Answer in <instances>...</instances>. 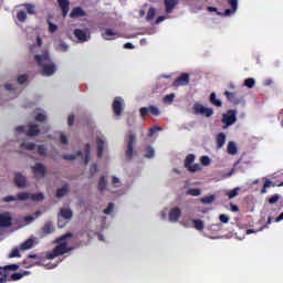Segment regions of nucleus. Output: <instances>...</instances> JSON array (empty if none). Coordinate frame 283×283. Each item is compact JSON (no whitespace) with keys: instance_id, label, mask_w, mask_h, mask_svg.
Segmentation results:
<instances>
[{"instance_id":"23","label":"nucleus","mask_w":283,"mask_h":283,"mask_svg":"<svg viewBox=\"0 0 283 283\" xmlns=\"http://www.w3.org/2000/svg\"><path fill=\"white\" fill-rule=\"evenodd\" d=\"M60 214L61 218H64L65 220H72L73 218V211L70 208H61Z\"/></svg>"},{"instance_id":"5","label":"nucleus","mask_w":283,"mask_h":283,"mask_svg":"<svg viewBox=\"0 0 283 283\" xmlns=\"http://www.w3.org/2000/svg\"><path fill=\"white\" fill-rule=\"evenodd\" d=\"M20 269L19 264H11L6 266H0V283H6L8 279V274L10 271H17Z\"/></svg>"},{"instance_id":"13","label":"nucleus","mask_w":283,"mask_h":283,"mask_svg":"<svg viewBox=\"0 0 283 283\" xmlns=\"http://www.w3.org/2000/svg\"><path fill=\"white\" fill-rule=\"evenodd\" d=\"M41 134V129L39 128V125L31 124L28 126V129L25 130V135L28 137H36Z\"/></svg>"},{"instance_id":"54","label":"nucleus","mask_w":283,"mask_h":283,"mask_svg":"<svg viewBox=\"0 0 283 283\" xmlns=\"http://www.w3.org/2000/svg\"><path fill=\"white\" fill-rule=\"evenodd\" d=\"M59 49L61 52H67V50H70V45L64 41H60Z\"/></svg>"},{"instance_id":"50","label":"nucleus","mask_w":283,"mask_h":283,"mask_svg":"<svg viewBox=\"0 0 283 283\" xmlns=\"http://www.w3.org/2000/svg\"><path fill=\"white\" fill-rule=\"evenodd\" d=\"M155 156V150L151 146H148L146 149V155L145 158H154Z\"/></svg>"},{"instance_id":"62","label":"nucleus","mask_w":283,"mask_h":283,"mask_svg":"<svg viewBox=\"0 0 283 283\" xmlns=\"http://www.w3.org/2000/svg\"><path fill=\"white\" fill-rule=\"evenodd\" d=\"M2 201L4 202H15L17 198L13 196H9V197H4V199H2Z\"/></svg>"},{"instance_id":"32","label":"nucleus","mask_w":283,"mask_h":283,"mask_svg":"<svg viewBox=\"0 0 283 283\" xmlns=\"http://www.w3.org/2000/svg\"><path fill=\"white\" fill-rule=\"evenodd\" d=\"M30 192H18L17 200L21 202L28 201L30 199Z\"/></svg>"},{"instance_id":"41","label":"nucleus","mask_w":283,"mask_h":283,"mask_svg":"<svg viewBox=\"0 0 283 283\" xmlns=\"http://www.w3.org/2000/svg\"><path fill=\"white\" fill-rule=\"evenodd\" d=\"M270 187H275V185L270 179H266L265 182H264L263 189L261 190V193L266 195L268 193V188H270Z\"/></svg>"},{"instance_id":"18","label":"nucleus","mask_w":283,"mask_h":283,"mask_svg":"<svg viewBox=\"0 0 283 283\" xmlns=\"http://www.w3.org/2000/svg\"><path fill=\"white\" fill-rule=\"evenodd\" d=\"M74 36L78 40L80 43H84L88 41V35L81 29L74 30Z\"/></svg>"},{"instance_id":"39","label":"nucleus","mask_w":283,"mask_h":283,"mask_svg":"<svg viewBox=\"0 0 283 283\" xmlns=\"http://www.w3.org/2000/svg\"><path fill=\"white\" fill-rule=\"evenodd\" d=\"M20 149L33 150V149H36V145L33 143H22L20 145Z\"/></svg>"},{"instance_id":"11","label":"nucleus","mask_w":283,"mask_h":283,"mask_svg":"<svg viewBox=\"0 0 283 283\" xmlns=\"http://www.w3.org/2000/svg\"><path fill=\"white\" fill-rule=\"evenodd\" d=\"M123 102L122 97H115L113 101V112L116 116H122L123 114Z\"/></svg>"},{"instance_id":"29","label":"nucleus","mask_w":283,"mask_h":283,"mask_svg":"<svg viewBox=\"0 0 283 283\" xmlns=\"http://www.w3.org/2000/svg\"><path fill=\"white\" fill-rule=\"evenodd\" d=\"M45 199L42 192L30 195V200L32 202H42Z\"/></svg>"},{"instance_id":"30","label":"nucleus","mask_w":283,"mask_h":283,"mask_svg":"<svg viewBox=\"0 0 283 283\" xmlns=\"http://www.w3.org/2000/svg\"><path fill=\"white\" fill-rule=\"evenodd\" d=\"M228 154L231 156H235L238 154V147L234 142H230L228 144Z\"/></svg>"},{"instance_id":"38","label":"nucleus","mask_w":283,"mask_h":283,"mask_svg":"<svg viewBox=\"0 0 283 283\" xmlns=\"http://www.w3.org/2000/svg\"><path fill=\"white\" fill-rule=\"evenodd\" d=\"M255 85V80L253 77H248L245 81H243V86L252 90Z\"/></svg>"},{"instance_id":"8","label":"nucleus","mask_w":283,"mask_h":283,"mask_svg":"<svg viewBox=\"0 0 283 283\" xmlns=\"http://www.w3.org/2000/svg\"><path fill=\"white\" fill-rule=\"evenodd\" d=\"M31 169L36 179H43L48 174L46 167L41 163H36Z\"/></svg>"},{"instance_id":"27","label":"nucleus","mask_w":283,"mask_h":283,"mask_svg":"<svg viewBox=\"0 0 283 283\" xmlns=\"http://www.w3.org/2000/svg\"><path fill=\"white\" fill-rule=\"evenodd\" d=\"M107 188V180L105 176H102L99 178V181L97 182V190L105 191Z\"/></svg>"},{"instance_id":"15","label":"nucleus","mask_w":283,"mask_h":283,"mask_svg":"<svg viewBox=\"0 0 283 283\" xmlns=\"http://www.w3.org/2000/svg\"><path fill=\"white\" fill-rule=\"evenodd\" d=\"M27 178L25 176L21 175L20 172H17L14 175V184H15V187L18 188H24L27 186Z\"/></svg>"},{"instance_id":"44","label":"nucleus","mask_w":283,"mask_h":283,"mask_svg":"<svg viewBox=\"0 0 283 283\" xmlns=\"http://www.w3.org/2000/svg\"><path fill=\"white\" fill-rule=\"evenodd\" d=\"M237 11H234L233 8L231 9H226L224 12H217V15H221V17H229L231 14H234Z\"/></svg>"},{"instance_id":"14","label":"nucleus","mask_w":283,"mask_h":283,"mask_svg":"<svg viewBox=\"0 0 283 283\" xmlns=\"http://www.w3.org/2000/svg\"><path fill=\"white\" fill-rule=\"evenodd\" d=\"M181 216H182V211L178 207H175L169 212V221L172 223H176L178 222Z\"/></svg>"},{"instance_id":"53","label":"nucleus","mask_w":283,"mask_h":283,"mask_svg":"<svg viewBox=\"0 0 283 283\" xmlns=\"http://www.w3.org/2000/svg\"><path fill=\"white\" fill-rule=\"evenodd\" d=\"M29 81V76L27 74H23V75H19L18 76V83L20 85H23L24 83H27Z\"/></svg>"},{"instance_id":"52","label":"nucleus","mask_w":283,"mask_h":283,"mask_svg":"<svg viewBox=\"0 0 283 283\" xmlns=\"http://www.w3.org/2000/svg\"><path fill=\"white\" fill-rule=\"evenodd\" d=\"M14 258H21L19 249L11 250V252L9 253V259H14Z\"/></svg>"},{"instance_id":"57","label":"nucleus","mask_w":283,"mask_h":283,"mask_svg":"<svg viewBox=\"0 0 283 283\" xmlns=\"http://www.w3.org/2000/svg\"><path fill=\"white\" fill-rule=\"evenodd\" d=\"M280 200V196L277 193L273 195L269 200L268 202H270L271 205H274L276 202H279Z\"/></svg>"},{"instance_id":"58","label":"nucleus","mask_w":283,"mask_h":283,"mask_svg":"<svg viewBox=\"0 0 283 283\" xmlns=\"http://www.w3.org/2000/svg\"><path fill=\"white\" fill-rule=\"evenodd\" d=\"M211 164V159L208 156L201 157V165L209 166Z\"/></svg>"},{"instance_id":"46","label":"nucleus","mask_w":283,"mask_h":283,"mask_svg":"<svg viewBox=\"0 0 283 283\" xmlns=\"http://www.w3.org/2000/svg\"><path fill=\"white\" fill-rule=\"evenodd\" d=\"M216 200V196L211 195V196H208V197H203L201 199V202L203 205H210L211 202H213Z\"/></svg>"},{"instance_id":"26","label":"nucleus","mask_w":283,"mask_h":283,"mask_svg":"<svg viewBox=\"0 0 283 283\" xmlns=\"http://www.w3.org/2000/svg\"><path fill=\"white\" fill-rule=\"evenodd\" d=\"M82 157H83V153L78 150L75 155L66 154L62 158H64L65 160L74 161L76 158H82Z\"/></svg>"},{"instance_id":"24","label":"nucleus","mask_w":283,"mask_h":283,"mask_svg":"<svg viewBox=\"0 0 283 283\" xmlns=\"http://www.w3.org/2000/svg\"><path fill=\"white\" fill-rule=\"evenodd\" d=\"M55 231V228L53 226V222L51 221H48L44 223L43 228H42V232L48 235V234H51Z\"/></svg>"},{"instance_id":"17","label":"nucleus","mask_w":283,"mask_h":283,"mask_svg":"<svg viewBox=\"0 0 283 283\" xmlns=\"http://www.w3.org/2000/svg\"><path fill=\"white\" fill-rule=\"evenodd\" d=\"M86 15H87V12H85L81 7H76L73 9V11L70 12L71 19H78Z\"/></svg>"},{"instance_id":"64","label":"nucleus","mask_w":283,"mask_h":283,"mask_svg":"<svg viewBox=\"0 0 283 283\" xmlns=\"http://www.w3.org/2000/svg\"><path fill=\"white\" fill-rule=\"evenodd\" d=\"M27 127L25 126H18L17 128H15V132L17 133H20V134H25V132L28 130V129H25Z\"/></svg>"},{"instance_id":"31","label":"nucleus","mask_w":283,"mask_h":283,"mask_svg":"<svg viewBox=\"0 0 283 283\" xmlns=\"http://www.w3.org/2000/svg\"><path fill=\"white\" fill-rule=\"evenodd\" d=\"M29 274H30V272H23V273L15 272V273L11 274L10 281H13V282L20 281L24 275H29Z\"/></svg>"},{"instance_id":"21","label":"nucleus","mask_w":283,"mask_h":283,"mask_svg":"<svg viewBox=\"0 0 283 283\" xmlns=\"http://www.w3.org/2000/svg\"><path fill=\"white\" fill-rule=\"evenodd\" d=\"M226 142H227V136L224 133H220L219 135H217L216 137L217 149H221L222 147H224Z\"/></svg>"},{"instance_id":"56","label":"nucleus","mask_w":283,"mask_h":283,"mask_svg":"<svg viewBox=\"0 0 283 283\" xmlns=\"http://www.w3.org/2000/svg\"><path fill=\"white\" fill-rule=\"evenodd\" d=\"M228 4L233 9V11L238 10V0H228Z\"/></svg>"},{"instance_id":"6","label":"nucleus","mask_w":283,"mask_h":283,"mask_svg":"<svg viewBox=\"0 0 283 283\" xmlns=\"http://www.w3.org/2000/svg\"><path fill=\"white\" fill-rule=\"evenodd\" d=\"M193 113L195 115H202V116H206L207 118H210L213 115V109L207 108L200 103H196L193 106Z\"/></svg>"},{"instance_id":"7","label":"nucleus","mask_w":283,"mask_h":283,"mask_svg":"<svg viewBox=\"0 0 283 283\" xmlns=\"http://www.w3.org/2000/svg\"><path fill=\"white\" fill-rule=\"evenodd\" d=\"M151 114L153 116H159L160 109L157 106L150 105L148 107L139 108V116H142L143 119L147 118V116Z\"/></svg>"},{"instance_id":"35","label":"nucleus","mask_w":283,"mask_h":283,"mask_svg":"<svg viewBox=\"0 0 283 283\" xmlns=\"http://www.w3.org/2000/svg\"><path fill=\"white\" fill-rule=\"evenodd\" d=\"M210 102L216 107H221L222 106V102H221V99H217V94L216 93H211Z\"/></svg>"},{"instance_id":"34","label":"nucleus","mask_w":283,"mask_h":283,"mask_svg":"<svg viewBox=\"0 0 283 283\" xmlns=\"http://www.w3.org/2000/svg\"><path fill=\"white\" fill-rule=\"evenodd\" d=\"M154 18H156V9L150 7V9L147 11L146 21L151 22Z\"/></svg>"},{"instance_id":"42","label":"nucleus","mask_w":283,"mask_h":283,"mask_svg":"<svg viewBox=\"0 0 283 283\" xmlns=\"http://www.w3.org/2000/svg\"><path fill=\"white\" fill-rule=\"evenodd\" d=\"M186 169H188V171L190 172H196V171H201L202 170V167L200 164H190L189 167H186Z\"/></svg>"},{"instance_id":"1","label":"nucleus","mask_w":283,"mask_h":283,"mask_svg":"<svg viewBox=\"0 0 283 283\" xmlns=\"http://www.w3.org/2000/svg\"><path fill=\"white\" fill-rule=\"evenodd\" d=\"M71 238H73V233L70 232L54 240V244H57V245L52 251L48 252V254H45V258H48V260H54L57 256H61L63 254H66L73 251V248L67 247V241H66Z\"/></svg>"},{"instance_id":"61","label":"nucleus","mask_w":283,"mask_h":283,"mask_svg":"<svg viewBox=\"0 0 283 283\" xmlns=\"http://www.w3.org/2000/svg\"><path fill=\"white\" fill-rule=\"evenodd\" d=\"M45 120H46V115L38 114V115L35 116V122L42 123V122H45Z\"/></svg>"},{"instance_id":"40","label":"nucleus","mask_w":283,"mask_h":283,"mask_svg":"<svg viewBox=\"0 0 283 283\" xmlns=\"http://www.w3.org/2000/svg\"><path fill=\"white\" fill-rule=\"evenodd\" d=\"M17 18L20 23H24L28 20V13L25 11H18Z\"/></svg>"},{"instance_id":"63","label":"nucleus","mask_w":283,"mask_h":283,"mask_svg":"<svg viewBox=\"0 0 283 283\" xmlns=\"http://www.w3.org/2000/svg\"><path fill=\"white\" fill-rule=\"evenodd\" d=\"M74 120H75V116H74V115H69V118H67V125H69V127H72V126H73Z\"/></svg>"},{"instance_id":"20","label":"nucleus","mask_w":283,"mask_h":283,"mask_svg":"<svg viewBox=\"0 0 283 283\" xmlns=\"http://www.w3.org/2000/svg\"><path fill=\"white\" fill-rule=\"evenodd\" d=\"M102 36H103L104 40H107V41H112V40H115V39L119 38L118 33L115 32L112 29H106L105 33L102 34Z\"/></svg>"},{"instance_id":"2","label":"nucleus","mask_w":283,"mask_h":283,"mask_svg":"<svg viewBox=\"0 0 283 283\" xmlns=\"http://www.w3.org/2000/svg\"><path fill=\"white\" fill-rule=\"evenodd\" d=\"M34 61L38 66L42 67V74L45 76L54 75L56 72V65L54 62H51V57L48 52L42 55H34Z\"/></svg>"},{"instance_id":"36","label":"nucleus","mask_w":283,"mask_h":283,"mask_svg":"<svg viewBox=\"0 0 283 283\" xmlns=\"http://www.w3.org/2000/svg\"><path fill=\"white\" fill-rule=\"evenodd\" d=\"M195 159H196V156H195L193 154L187 155L186 160H184V167L187 168V167H189L190 165H192L193 161H195Z\"/></svg>"},{"instance_id":"47","label":"nucleus","mask_w":283,"mask_h":283,"mask_svg":"<svg viewBox=\"0 0 283 283\" xmlns=\"http://www.w3.org/2000/svg\"><path fill=\"white\" fill-rule=\"evenodd\" d=\"M114 209H115V205L114 203H109L108 207H106L103 211V213L105 216H111L112 212H114Z\"/></svg>"},{"instance_id":"28","label":"nucleus","mask_w":283,"mask_h":283,"mask_svg":"<svg viewBox=\"0 0 283 283\" xmlns=\"http://www.w3.org/2000/svg\"><path fill=\"white\" fill-rule=\"evenodd\" d=\"M34 244V241L32 239H28L25 242H22L20 244V250L28 251L30 250Z\"/></svg>"},{"instance_id":"12","label":"nucleus","mask_w":283,"mask_h":283,"mask_svg":"<svg viewBox=\"0 0 283 283\" xmlns=\"http://www.w3.org/2000/svg\"><path fill=\"white\" fill-rule=\"evenodd\" d=\"M12 226L10 212L0 213V228H9Z\"/></svg>"},{"instance_id":"3","label":"nucleus","mask_w":283,"mask_h":283,"mask_svg":"<svg viewBox=\"0 0 283 283\" xmlns=\"http://www.w3.org/2000/svg\"><path fill=\"white\" fill-rule=\"evenodd\" d=\"M125 143L127 144L126 159L132 160L134 157V154H136V151L134 150V144L136 143V135L133 130H128L126 133Z\"/></svg>"},{"instance_id":"16","label":"nucleus","mask_w":283,"mask_h":283,"mask_svg":"<svg viewBox=\"0 0 283 283\" xmlns=\"http://www.w3.org/2000/svg\"><path fill=\"white\" fill-rule=\"evenodd\" d=\"M165 11L170 14L178 6V0H164Z\"/></svg>"},{"instance_id":"51","label":"nucleus","mask_w":283,"mask_h":283,"mask_svg":"<svg viewBox=\"0 0 283 283\" xmlns=\"http://www.w3.org/2000/svg\"><path fill=\"white\" fill-rule=\"evenodd\" d=\"M157 132H161V127L155 126V127L148 129L147 136L153 137V135H155Z\"/></svg>"},{"instance_id":"10","label":"nucleus","mask_w":283,"mask_h":283,"mask_svg":"<svg viewBox=\"0 0 283 283\" xmlns=\"http://www.w3.org/2000/svg\"><path fill=\"white\" fill-rule=\"evenodd\" d=\"M224 96L226 98H228V101L231 103V104H234V105H244L245 101H244V97H237V93H230L228 91L224 92Z\"/></svg>"},{"instance_id":"19","label":"nucleus","mask_w":283,"mask_h":283,"mask_svg":"<svg viewBox=\"0 0 283 283\" xmlns=\"http://www.w3.org/2000/svg\"><path fill=\"white\" fill-rule=\"evenodd\" d=\"M57 3L62 10V15L66 17L67 13L70 12V6H71L70 0H57Z\"/></svg>"},{"instance_id":"4","label":"nucleus","mask_w":283,"mask_h":283,"mask_svg":"<svg viewBox=\"0 0 283 283\" xmlns=\"http://www.w3.org/2000/svg\"><path fill=\"white\" fill-rule=\"evenodd\" d=\"M237 109H229L228 112H226V114L222 115L221 122L224 125V128L234 125V123L237 122Z\"/></svg>"},{"instance_id":"49","label":"nucleus","mask_w":283,"mask_h":283,"mask_svg":"<svg viewBox=\"0 0 283 283\" xmlns=\"http://www.w3.org/2000/svg\"><path fill=\"white\" fill-rule=\"evenodd\" d=\"M36 151L38 155L42 156V157H46V147L41 145V146H36Z\"/></svg>"},{"instance_id":"9","label":"nucleus","mask_w":283,"mask_h":283,"mask_svg":"<svg viewBox=\"0 0 283 283\" xmlns=\"http://www.w3.org/2000/svg\"><path fill=\"white\" fill-rule=\"evenodd\" d=\"M190 83V74L182 73L179 77L175 78L172 86L179 87V86H186Z\"/></svg>"},{"instance_id":"43","label":"nucleus","mask_w":283,"mask_h":283,"mask_svg":"<svg viewBox=\"0 0 283 283\" xmlns=\"http://www.w3.org/2000/svg\"><path fill=\"white\" fill-rule=\"evenodd\" d=\"M24 7H25V9H27V13L29 14V15H34V13H35V7L32 4V3H25L24 4Z\"/></svg>"},{"instance_id":"48","label":"nucleus","mask_w":283,"mask_h":283,"mask_svg":"<svg viewBox=\"0 0 283 283\" xmlns=\"http://www.w3.org/2000/svg\"><path fill=\"white\" fill-rule=\"evenodd\" d=\"M174 99H175V93H170L168 95H165L164 103L171 104V103H174Z\"/></svg>"},{"instance_id":"55","label":"nucleus","mask_w":283,"mask_h":283,"mask_svg":"<svg viewBox=\"0 0 283 283\" xmlns=\"http://www.w3.org/2000/svg\"><path fill=\"white\" fill-rule=\"evenodd\" d=\"M188 195L193 196V197H198V196L201 195V190L200 189H189Z\"/></svg>"},{"instance_id":"33","label":"nucleus","mask_w":283,"mask_h":283,"mask_svg":"<svg viewBox=\"0 0 283 283\" xmlns=\"http://www.w3.org/2000/svg\"><path fill=\"white\" fill-rule=\"evenodd\" d=\"M85 157H84V165H88L90 156H91V145L86 144L84 148Z\"/></svg>"},{"instance_id":"45","label":"nucleus","mask_w":283,"mask_h":283,"mask_svg":"<svg viewBox=\"0 0 283 283\" xmlns=\"http://www.w3.org/2000/svg\"><path fill=\"white\" fill-rule=\"evenodd\" d=\"M239 195V188H234L233 190H229L226 192V196L229 197V199H234Z\"/></svg>"},{"instance_id":"37","label":"nucleus","mask_w":283,"mask_h":283,"mask_svg":"<svg viewBox=\"0 0 283 283\" xmlns=\"http://www.w3.org/2000/svg\"><path fill=\"white\" fill-rule=\"evenodd\" d=\"M193 224H195V229L197 231H203L205 229V223L201 219H193Z\"/></svg>"},{"instance_id":"22","label":"nucleus","mask_w":283,"mask_h":283,"mask_svg":"<svg viewBox=\"0 0 283 283\" xmlns=\"http://www.w3.org/2000/svg\"><path fill=\"white\" fill-rule=\"evenodd\" d=\"M96 144H97V158H102L103 151L105 150V142L101 137H97Z\"/></svg>"},{"instance_id":"60","label":"nucleus","mask_w":283,"mask_h":283,"mask_svg":"<svg viewBox=\"0 0 283 283\" xmlns=\"http://www.w3.org/2000/svg\"><path fill=\"white\" fill-rule=\"evenodd\" d=\"M219 219H220V222L223 223V224H227L230 220V218L224 213L220 214Z\"/></svg>"},{"instance_id":"59","label":"nucleus","mask_w":283,"mask_h":283,"mask_svg":"<svg viewBox=\"0 0 283 283\" xmlns=\"http://www.w3.org/2000/svg\"><path fill=\"white\" fill-rule=\"evenodd\" d=\"M48 23H49V32L50 33H55L57 31V25L51 23L50 21Z\"/></svg>"},{"instance_id":"25","label":"nucleus","mask_w":283,"mask_h":283,"mask_svg":"<svg viewBox=\"0 0 283 283\" xmlns=\"http://www.w3.org/2000/svg\"><path fill=\"white\" fill-rule=\"evenodd\" d=\"M67 193H70V184H65L62 188L56 190V198H63Z\"/></svg>"}]
</instances>
